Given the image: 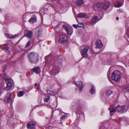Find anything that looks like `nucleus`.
I'll return each instance as SVG.
<instances>
[{
	"label": "nucleus",
	"instance_id": "f257e3e1",
	"mask_svg": "<svg viewBox=\"0 0 129 129\" xmlns=\"http://www.w3.org/2000/svg\"><path fill=\"white\" fill-rule=\"evenodd\" d=\"M29 59L31 62L32 63H36L38 61V56L37 53L34 52H31L28 53Z\"/></svg>",
	"mask_w": 129,
	"mask_h": 129
},
{
	"label": "nucleus",
	"instance_id": "f03ea898",
	"mask_svg": "<svg viewBox=\"0 0 129 129\" xmlns=\"http://www.w3.org/2000/svg\"><path fill=\"white\" fill-rule=\"evenodd\" d=\"M120 78V73L118 71H115L112 74V79L115 81H117Z\"/></svg>",
	"mask_w": 129,
	"mask_h": 129
},
{
	"label": "nucleus",
	"instance_id": "7ed1b4c3",
	"mask_svg": "<svg viewBox=\"0 0 129 129\" xmlns=\"http://www.w3.org/2000/svg\"><path fill=\"white\" fill-rule=\"evenodd\" d=\"M63 27L67 32L68 35H72L73 32V29L72 28L70 27L66 23L63 25Z\"/></svg>",
	"mask_w": 129,
	"mask_h": 129
},
{
	"label": "nucleus",
	"instance_id": "20e7f679",
	"mask_svg": "<svg viewBox=\"0 0 129 129\" xmlns=\"http://www.w3.org/2000/svg\"><path fill=\"white\" fill-rule=\"evenodd\" d=\"M4 79L5 80L7 83V86L5 88V89L6 90H9L12 87L11 80L9 79H7L6 78H4Z\"/></svg>",
	"mask_w": 129,
	"mask_h": 129
},
{
	"label": "nucleus",
	"instance_id": "39448f33",
	"mask_svg": "<svg viewBox=\"0 0 129 129\" xmlns=\"http://www.w3.org/2000/svg\"><path fill=\"white\" fill-rule=\"evenodd\" d=\"M35 122L30 121L27 124V127L28 128L32 129L34 128L36 125Z\"/></svg>",
	"mask_w": 129,
	"mask_h": 129
},
{
	"label": "nucleus",
	"instance_id": "423d86ee",
	"mask_svg": "<svg viewBox=\"0 0 129 129\" xmlns=\"http://www.w3.org/2000/svg\"><path fill=\"white\" fill-rule=\"evenodd\" d=\"M42 29L41 28L37 29L36 32V37L37 38L41 37L42 33Z\"/></svg>",
	"mask_w": 129,
	"mask_h": 129
},
{
	"label": "nucleus",
	"instance_id": "0eeeda50",
	"mask_svg": "<svg viewBox=\"0 0 129 129\" xmlns=\"http://www.w3.org/2000/svg\"><path fill=\"white\" fill-rule=\"evenodd\" d=\"M12 99L11 97V93H8L6 96L5 98V101L7 103L10 102L12 101Z\"/></svg>",
	"mask_w": 129,
	"mask_h": 129
},
{
	"label": "nucleus",
	"instance_id": "6e6552de",
	"mask_svg": "<svg viewBox=\"0 0 129 129\" xmlns=\"http://www.w3.org/2000/svg\"><path fill=\"white\" fill-rule=\"evenodd\" d=\"M88 50V49L85 48L83 49L81 52L82 55L84 57H87L88 56L87 52Z\"/></svg>",
	"mask_w": 129,
	"mask_h": 129
},
{
	"label": "nucleus",
	"instance_id": "1a4fd4ad",
	"mask_svg": "<svg viewBox=\"0 0 129 129\" xmlns=\"http://www.w3.org/2000/svg\"><path fill=\"white\" fill-rule=\"evenodd\" d=\"M102 3H98L94 4L93 6L94 9L96 10H98L99 8L102 7Z\"/></svg>",
	"mask_w": 129,
	"mask_h": 129
},
{
	"label": "nucleus",
	"instance_id": "9d476101",
	"mask_svg": "<svg viewBox=\"0 0 129 129\" xmlns=\"http://www.w3.org/2000/svg\"><path fill=\"white\" fill-rule=\"evenodd\" d=\"M125 106L124 105H118L116 108V109L119 112H123L125 110Z\"/></svg>",
	"mask_w": 129,
	"mask_h": 129
},
{
	"label": "nucleus",
	"instance_id": "9b49d317",
	"mask_svg": "<svg viewBox=\"0 0 129 129\" xmlns=\"http://www.w3.org/2000/svg\"><path fill=\"white\" fill-rule=\"evenodd\" d=\"M110 6V4L109 2H106L103 3H102V7L105 10L108 9Z\"/></svg>",
	"mask_w": 129,
	"mask_h": 129
},
{
	"label": "nucleus",
	"instance_id": "f8f14e48",
	"mask_svg": "<svg viewBox=\"0 0 129 129\" xmlns=\"http://www.w3.org/2000/svg\"><path fill=\"white\" fill-rule=\"evenodd\" d=\"M5 36L9 39H13L18 36V35L15 34L14 35H10L8 34H6L5 35Z\"/></svg>",
	"mask_w": 129,
	"mask_h": 129
},
{
	"label": "nucleus",
	"instance_id": "ddd939ff",
	"mask_svg": "<svg viewBox=\"0 0 129 129\" xmlns=\"http://www.w3.org/2000/svg\"><path fill=\"white\" fill-rule=\"evenodd\" d=\"M98 17L96 16H94L90 21V23L91 24H94L98 21Z\"/></svg>",
	"mask_w": 129,
	"mask_h": 129
},
{
	"label": "nucleus",
	"instance_id": "4468645a",
	"mask_svg": "<svg viewBox=\"0 0 129 129\" xmlns=\"http://www.w3.org/2000/svg\"><path fill=\"white\" fill-rule=\"evenodd\" d=\"M36 15H33L30 19L29 20V22L31 23L35 22L36 21Z\"/></svg>",
	"mask_w": 129,
	"mask_h": 129
},
{
	"label": "nucleus",
	"instance_id": "2eb2a0df",
	"mask_svg": "<svg viewBox=\"0 0 129 129\" xmlns=\"http://www.w3.org/2000/svg\"><path fill=\"white\" fill-rule=\"evenodd\" d=\"M59 40H66L67 39V36L66 35H60L59 37H58Z\"/></svg>",
	"mask_w": 129,
	"mask_h": 129
},
{
	"label": "nucleus",
	"instance_id": "dca6fc26",
	"mask_svg": "<svg viewBox=\"0 0 129 129\" xmlns=\"http://www.w3.org/2000/svg\"><path fill=\"white\" fill-rule=\"evenodd\" d=\"M77 17L80 18H88V16L85 13H81L78 15Z\"/></svg>",
	"mask_w": 129,
	"mask_h": 129
},
{
	"label": "nucleus",
	"instance_id": "f3484780",
	"mask_svg": "<svg viewBox=\"0 0 129 129\" xmlns=\"http://www.w3.org/2000/svg\"><path fill=\"white\" fill-rule=\"evenodd\" d=\"M95 44L98 48L101 47L103 45V44L101 41H97L95 42Z\"/></svg>",
	"mask_w": 129,
	"mask_h": 129
},
{
	"label": "nucleus",
	"instance_id": "a211bd4d",
	"mask_svg": "<svg viewBox=\"0 0 129 129\" xmlns=\"http://www.w3.org/2000/svg\"><path fill=\"white\" fill-rule=\"evenodd\" d=\"M76 84L79 87L80 90L82 89L83 88V83L81 82L78 81L76 83Z\"/></svg>",
	"mask_w": 129,
	"mask_h": 129
},
{
	"label": "nucleus",
	"instance_id": "6ab92c4d",
	"mask_svg": "<svg viewBox=\"0 0 129 129\" xmlns=\"http://www.w3.org/2000/svg\"><path fill=\"white\" fill-rule=\"evenodd\" d=\"M84 0H78L75 2V4L77 6H80L83 3Z\"/></svg>",
	"mask_w": 129,
	"mask_h": 129
},
{
	"label": "nucleus",
	"instance_id": "aec40b11",
	"mask_svg": "<svg viewBox=\"0 0 129 129\" xmlns=\"http://www.w3.org/2000/svg\"><path fill=\"white\" fill-rule=\"evenodd\" d=\"M33 70L35 73L37 74L39 73L40 72V69L39 67H35L33 69Z\"/></svg>",
	"mask_w": 129,
	"mask_h": 129
},
{
	"label": "nucleus",
	"instance_id": "412c9836",
	"mask_svg": "<svg viewBox=\"0 0 129 129\" xmlns=\"http://www.w3.org/2000/svg\"><path fill=\"white\" fill-rule=\"evenodd\" d=\"M33 34V32L31 31H29L27 32L26 36L29 38H31L32 37Z\"/></svg>",
	"mask_w": 129,
	"mask_h": 129
},
{
	"label": "nucleus",
	"instance_id": "4be33fe9",
	"mask_svg": "<svg viewBox=\"0 0 129 129\" xmlns=\"http://www.w3.org/2000/svg\"><path fill=\"white\" fill-rule=\"evenodd\" d=\"M123 5V4L120 2H118L116 3L115 6L116 7L119 8L122 6Z\"/></svg>",
	"mask_w": 129,
	"mask_h": 129
},
{
	"label": "nucleus",
	"instance_id": "5701e85b",
	"mask_svg": "<svg viewBox=\"0 0 129 129\" xmlns=\"http://www.w3.org/2000/svg\"><path fill=\"white\" fill-rule=\"evenodd\" d=\"M113 93V92L111 90H109L107 92L106 94L107 96H108L112 94Z\"/></svg>",
	"mask_w": 129,
	"mask_h": 129
},
{
	"label": "nucleus",
	"instance_id": "b1692460",
	"mask_svg": "<svg viewBox=\"0 0 129 129\" xmlns=\"http://www.w3.org/2000/svg\"><path fill=\"white\" fill-rule=\"evenodd\" d=\"M90 92L92 94L94 93L95 92V90L94 89V88L93 87H92L90 91Z\"/></svg>",
	"mask_w": 129,
	"mask_h": 129
},
{
	"label": "nucleus",
	"instance_id": "393cba45",
	"mask_svg": "<svg viewBox=\"0 0 129 129\" xmlns=\"http://www.w3.org/2000/svg\"><path fill=\"white\" fill-rule=\"evenodd\" d=\"M125 35H127L128 37L129 38V27L127 29L126 32L125 34Z\"/></svg>",
	"mask_w": 129,
	"mask_h": 129
},
{
	"label": "nucleus",
	"instance_id": "a878e982",
	"mask_svg": "<svg viewBox=\"0 0 129 129\" xmlns=\"http://www.w3.org/2000/svg\"><path fill=\"white\" fill-rule=\"evenodd\" d=\"M23 92L22 91H20L18 94V96L20 97L23 95Z\"/></svg>",
	"mask_w": 129,
	"mask_h": 129
},
{
	"label": "nucleus",
	"instance_id": "bb28decb",
	"mask_svg": "<svg viewBox=\"0 0 129 129\" xmlns=\"http://www.w3.org/2000/svg\"><path fill=\"white\" fill-rule=\"evenodd\" d=\"M116 109H113L110 111V113L111 115H112V113H114L115 112Z\"/></svg>",
	"mask_w": 129,
	"mask_h": 129
},
{
	"label": "nucleus",
	"instance_id": "cd10ccee",
	"mask_svg": "<svg viewBox=\"0 0 129 129\" xmlns=\"http://www.w3.org/2000/svg\"><path fill=\"white\" fill-rule=\"evenodd\" d=\"M47 93L49 94H52L54 93V92L50 90H48L47 91Z\"/></svg>",
	"mask_w": 129,
	"mask_h": 129
},
{
	"label": "nucleus",
	"instance_id": "c85d7f7f",
	"mask_svg": "<svg viewBox=\"0 0 129 129\" xmlns=\"http://www.w3.org/2000/svg\"><path fill=\"white\" fill-rule=\"evenodd\" d=\"M84 26V24L82 23H78V27H81Z\"/></svg>",
	"mask_w": 129,
	"mask_h": 129
},
{
	"label": "nucleus",
	"instance_id": "c756f323",
	"mask_svg": "<svg viewBox=\"0 0 129 129\" xmlns=\"http://www.w3.org/2000/svg\"><path fill=\"white\" fill-rule=\"evenodd\" d=\"M49 99V97L48 96H46L45 99V101L46 102H47Z\"/></svg>",
	"mask_w": 129,
	"mask_h": 129
},
{
	"label": "nucleus",
	"instance_id": "7c9ffc66",
	"mask_svg": "<svg viewBox=\"0 0 129 129\" xmlns=\"http://www.w3.org/2000/svg\"><path fill=\"white\" fill-rule=\"evenodd\" d=\"M4 51L7 52H9L8 48V47H6L4 49Z\"/></svg>",
	"mask_w": 129,
	"mask_h": 129
},
{
	"label": "nucleus",
	"instance_id": "2f4dec72",
	"mask_svg": "<svg viewBox=\"0 0 129 129\" xmlns=\"http://www.w3.org/2000/svg\"><path fill=\"white\" fill-rule=\"evenodd\" d=\"M31 44V42H30L29 41L27 43V44L26 46V47H28V46H29L30 45V44Z\"/></svg>",
	"mask_w": 129,
	"mask_h": 129
},
{
	"label": "nucleus",
	"instance_id": "473e14b6",
	"mask_svg": "<svg viewBox=\"0 0 129 129\" xmlns=\"http://www.w3.org/2000/svg\"><path fill=\"white\" fill-rule=\"evenodd\" d=\"M73 26L75 28H77V27H78V25H77L75 24H73Z\"/></svg>",
	"mask_w": 129,
	"mask_h": 129
},
{
	"label": "nucleus",
	"instance_id": "72a5a7b5",
	"mask_svg": "<svg viewBox=\"0 0 129 129\" xmlns=\"http://www.w3.org/2000/svg\"><path fill=\"white\" fill-rule=\"evenodd\" d=\"M117 12L119 13H120V12H122V10H121L119 9V10H118L117 11Z\"/></svg>",
	"mask_w": 129,
	"mask_h": 129
},
{
	"label": "nucleus",
	"instance_id": "f704fd0d",
	"mask_svg": "<svg viewBox=\"0 0 129 129\" xmlns=\"http://www.w3.org/2000/svg\"><path fill=\"white\" fill-rule=\"evenodd\" d=\"M60 43H64V42H65V41H60Z\"/></svg>",
	"mask_w": 129,
	"mask_h": 129
},
{
	"label": "nucleus",
	"instance_id": "c9c22d12",
	"mask_svg": "<svg viewBox=\"0 0 129 129\" xmlns=\"http://www.w3.org/2000/svg\"><path fill=\"white\" fill-rule=\"evenodd\" d=\"M116 19L117 20H118L119 19V18L118 17H116Z\"/></svg>",
	"mask_w": 129,
	"mask_h": 129
},
{
	"label": "nucleus",
	"instance_id": "e433bc0d",
	"mask_svg": "<svg viewBox=\"0 0 129 129\" xmlns=\"http://www.w3.org/2000/svg\"><path fill=\"white\" fill-rule=\"evenodd\" d=\"M126 89L127 90H129V87H127V88H126Z\"/></svg>",
	"mask_w": 129,
	"mask_h": 129
},
{
	"label": "nucleus",
	"instance_id": "4c0bfd02",
	"mask_svg": "<svg viewBox=\"0 0 129 129\" xmlns=\"http://www.w3.org/2000/svg\"><path fill=\"white\" fill-rule=\"evenodd\" d=\"M37 83H35V86H37Z\"/></svg>",
	"mask_w": 129,
	"mask_h": 129
},
{
	"label": "nucleus",
	"instance_id": "58836bf2",
	"mask_svg": "<svg viewBox=\"0 0 129 129\" xmlns=\"http://www.w3.org/2000/svg\"><path fill=\"white\" fill-rule=\"evenodd\" d=\"M37 89L38 90L39 89V87H37Z\"/></svg>",
	"mask_w": 129,
	"mask_h": 129
},
{
	"label": "nucleus",
	"instance_id": "ea45409f",
	"mask_svg": "<svg viewBox=\"0 0 129 129\" xmlns=\"http://www.w3.org/2000/svg\"><path fill=\"white\" fill-rule=\"evenodd\" d=\"M4 75L5 76H6V74H4Z\"/></svg>",
	"mask_w": 129,
	"mask_h": 129
},
{
	"label": "nucleus",
	"instance_id": "a19ab883",
	"mask_svg": "<svg viewBox=\"0 0 129 129\" xmlns=\"http://www.w3.org/2000/svg\"><path fill=\"white\" fill-rule=\"evenodd\" d=\"M5 46L6 45H7L6 44H5L4 45Z\"/></svg>",
	"mask_w": 129,
	"mask_h": 129
},
{
	"label": "nucleus",
	"instance_id": "79ce46f5",
	"mask_svg": "<svg viewBox=\"0 0 129 129\" xmlns=\"http://www.w3.org/2000/svg\"><path fill=\"white\" fill-rule=\"evenodd\" d=\"M39 85H39V84H38V86H39Z\"/></svg>",
	"mask_w": 129,
	"mask_h": 129
},
{
	"label": "nucleus",
	"instance_id": "37998d69",
	"mask_svg": "<svg viewBox=\"0 0 129 129\" xmlns=\"http://www.w3.org/2000/svg\"><path fill=\"white\" fill-rule=\"evenodd\" d=\"M54 3H56V2H55Z\"/></svg>",
	"mask_w": 129,
	"mask_h": 129
}]
</instances>
